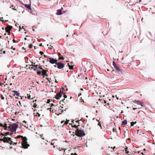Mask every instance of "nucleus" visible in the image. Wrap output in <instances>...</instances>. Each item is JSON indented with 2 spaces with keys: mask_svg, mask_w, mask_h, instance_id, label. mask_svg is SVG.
<instances>
[{
  "mask_svg": "<svg viewBox=\"0 0 155 155\" xmlns=\"http://www.w3.org/2000/svg\"><path fill=\"white\" fill-rule=\"evenodd\" d=\"M31 66H33V67L31 68H33L34 70H36V68H37V67L38 66V65H33L32 64H31Z\"/></svg>",
  "mask_w": 155,
  "mask_h": 155,
  "instance_id": "dca6fc26",
  "label": "nucleus"
},
{
  "mask_svg": "<svg viewBox=\"0 0 155 155\" xmlns=\"http://www.w3.org/2000/svg\"><path fill=\"white\" fill-rule=\"evenodd\" d=\"M12 9H13V10H16V11H17L16 9L15 8V7L14 8H12Z\"/></svg>",
  "mask_w": 155,
  "mask_h": 155,
  "instance_id": "09e8293b",
  "label": "nucleus"
},
{
  "mask_svg": "<svg viewBox=\"0 0 155 155\" xmlns=\"http://www.w3.org/2000/svg\"><path fill=\"white\" fill-rule=\"evenodd\" d=\"M127 124V121L126 120H124L122 122V125H126Z\"/></svg>",
  "mask_w": 155,
  "mask_h": 155,
  "instance_id": "f3484780",
  "label": "nucleus"
},
{
  "mask_svg": "<svg viewBox=\"0 0 155 155\" xmlns=\"http://www.w3.org/2000/svg\"><path fill=\"white\" fill-rule=\"evenodd\" d=\"M74 155H77V154L76 153H75L74 154Z\"/></svg>",
  "mask_w": 155,
  "mask_h": 155,
  "instance_id": "052dcab7",
  "label": "nucleus"
},
{
  "mask_svg": "<svg viewBox=\"0 0 155 155\" xmlns=\"http://www.w3.org/2000/svg\"><path fill=\"white\" fill-rule=\"evenodd\" d=\"M49 62L51 64H53L55 63L56 64V63H57V60H56V59H54L53 58H49Z\"/></svg>",
  "mask_w": 155,
  "mask_h": 155,
  "instance_id": "0eeeda50",
  "label": "nucleus"
},
{
  "mask_svg": "<svg viewBox=\"0 0 155 155\" xmlns=\"http://www.w3.org/2000/svg\"><path fill=\"white\" fill-rule=\"evenodd\" d=\"M18 103H19V105H20V106L21 107H23V103H22V101L21 102L20 101H19Z\"/></svg>",
  "mask_w": 155,
  "mask_h": 155,
  "instance_id": "bb28decb",
  "label": "nucleus"
},
{
  "mask_svg": "<svg viewBox=\"0 0 155 155\" xmlns=\"http://www.w3.org/2000/svg\"><path fill=\"white\" fill-rule=\"evenodd\" d=\"M106 101H105V100H104V103L105 104H106Z\"/></svg>",
  "mask_w": 155,
  "mask_h": 155,
  "instance_id": "774afa93",
  "label": "nucleus"
},
{
  "mask_svg": "<svg viewBox=\"0 0 155 155\" xmlns=\"http://www.w3.org/2000/svg\"><path fill=\"white\" fill-rule=\"evenodd\" d=\"M3 125L2 124L0 123V126L1 127H3Z\"/></svg>",
  "mask_w": 155,
  "mask_h": 155,
  "instance_id": "a19ab883",
  "label": "nucleus"
},
{
  "mask_svg": "<svg viewBox=\"0 0 155 155\" xmlns=\"http://www.w3.org/2000/svg\"><path fill=\"white\" fill-rule=\"evenodd\" d=\"M3 53L4 54H5V51H3Z\"/></svg>",
  "mask_w": 155,
  "mask_h": 155,
  "instance_id": "8fccbe9b",
  "label": "nucleus"
},
{
  "mask_svg": "<svg viewBox=\"0 0 155 155\" xmlns=\"http://www.w3.org/2000/svg\"><path fill=\"white\" fill-rule=\"evenodd\" d=\"M11 49H13V50H15V48H13V46H12L11 47Z\"/></svg>",
  "mask_w": 155,
  "mask_h": 155,
  "instance_id": "79ce46f5",
  "label": "nucleus"
},
{
  "mask_svg": "<svg viewBox=\"0 0 155 155\" xmlns=\"http://www.w3.org/2000/svg\"><path fill=\"white\" fill-rule=\"evenodd\" d=\"M68 65L69 68V69H73V66L72 65H70L69 64H68Z\"/></svg>",
  "mask_w": 155,
  "mask_h": 155,
  "instance_id": "5701e85b",
  "label": "nucleus"
},
{
  "mask_svg": "<svg viewBox=\"0 0 155 155\" xmlns=\"http://www.w3.org/2000/svg\"><path fill=\"white\" fill-rule=\"evenodd\" d=\"M33 47V45L31 44H30L29 46V48H31Z\"/></svg>",
  "mask_w": 155,
  "mask_h": 155,
  "instance_id": "7c9ffc66",
  "label": "nucleus"
},
{
  "mask_svg": "<svg viewBox=\"0 0 155 155\" xmlns=\"http://www.w3.org/2000/svg\"><path fill=\"white\" fill-rule=\"evenodd\" d=\"M1 134L2 136L1 137L2 138L3 137V136H4V137H5L6 136L9 135L10 134V133L8 132H7L5 134H3L2 133Z\"/></svg>",
  "mask_w": 155,
  "mask_h": 155,
  "instance_id": "2eb2a0df",
  "label": "nucleus"
},
{
  "mask_svg": "<svg viewBox=\"0 0 155 155\" xmlns=\"http://www.w3.org/2000/svg\"><path fill=\"white\" fill-rule=\"evenodd\" d=\"M137 132H138L139 131L138 130H137ZM137 134L138 135H141L142 134H144V133H142V131H141L140 132H139V133H138V132H137Z\"/></svg>",
  "mask_w": 155,
  "mask_h": 155,
  "instance_id": "b1692460",
  "label": "nucleus"
},
{
  "mask_svg": "<svg viewBox=\"0 0 155 155\" xmlns=\"http://www.w3.org/2000/svg\"><path fill=\"white\" fill-rule=\"evenodd\" d=\"M113 65L118 72H121L122 70L121 67L117 64L114 61L113 62Z\"/></svg>",
  "mask_w": 155,
  "mask_h": 155,
  "instance_id": "20e7f679",
  "label": "nucleus"
},
{
  "mask_svg": "<svg viewBox=\"0 0 155 155\" xmlns=\"http://www.w3.org/2000/svg\"><path fill=\"white\" fill-rule=\"evenodd\" d=\"M47 71H46L45 70L43 69V71H41L42 75H43L44 76H45L47 77L48 74H47Z\"/></svg>",
  "mask_w": 155,
  "mask_h": 155,
  "instance_id": "9b49d317",
  "label": "nucleus"
},
{
  "mask_svg": "<svg viewBox=\"0 0 155 155\" xmlns=\"http://www.w3.org/2000/svg\"><path fill=\"white\" fill-rule=\"evenodd\" d=\"M37 105L36 104V103H34V105L33 107H37Z\"/></svg>",
  "mask_w": 155,
  "mask_h": 155,
  "instance_id": "2f4dec72",
  "label": "nucleus"
},
{
  "mask_svg": "<svg viewBox=\"0 0 155 155\" xmlns=\"http://www.w3.org/2000/svg\"><path fill=\"white\" fill-rule=\"evenodd\" d=\"M134 103H135L138 105H140L142 107H144V106L142 104V102L141 101H138L135 100L134 101L132 102Z\"/></svg>",
  "mask_w": 155,
  "mask_h": 155,
  "instance_id": "6e6552de",
  "label": "nucleus"
},
{
  "mask_svg": "<svg viewBox=\"0 0 155 155\" xmlns=\"http://www.w3.org/2000/svg\"><path fill=\"white\" fill-rule=\"evenodd\" d=\"M80 125H78V126H77L76 125H72V127H74V128H76V129L77 128H78L77 127H78V126H79Z\"/></svg>",
  "mask_w": 155,
  "mask_h": 155,
  "instance_id": "a878e982",
  "label": "nucleus"
},
{
  "mask_svg": "<svg viewBox=\"0 0 155 155\" xmlns=\"http://www.w3.org/2000/svg\"><path fill=\"white\" fill-rule=\"evenodd\" d=\"M56 64L57 65V68L59 69H61L64 67V64L61 62L57 63Z\"/></svg>",
  "mask_w": 155,
  "mask_h": 155,
  "instance_id": "423d86ee",
  "label": "nucleus"
},
{
  "mask_svg": "<svg viewBox=\"0 0 155 155\" xmlns=\"http://www.w3.org/2000/svg\"><path fill=\"white\" fill-rule=\"evenodd\" d=\"M59 60L62 59V60H64V58L63 57H59L58 58Z\"/></svg>",
  "mask_w": 155,
  "mask_h": 155,
  "instance_id": "c85d7f7f",
  "label": "nucleus"
},
{
  "mask_svg": "<svg viewBox=\"0 0 155 155\" xmlns=\"http://www.w3.org/2000/svg\"><path fill=\"white\" fill-rule=\"evenodd\" d=\"M2 49L0 51V53L2 54Z\"/></svg>",
  "mask_w": 155,
  "mask_h": 155,
  "instance_id": "603ef678",
  "label": "nucleus"
},
{
  "mask_svg": "<svg viewBox=\"0 0 155 155\" xmlns=\"http://www.w3.org/2000/svg\"><path fill=\"white\" fill-rule=\"evenodd\" d=\"M35 81H31L30 82V84L31 86L35 87V84H34Z\"/></svg>",
  "mask_w": 155,
  "mask_h": 155,
  "instance_id": "f8f14e48",
  "label": "nucleus"
},
{
  "mask_svg": "<svg viewBox=\"0 0 155 155\" xmlns=\"http://www.w3.org/2000/svg\"><path fill=\"white\" fill-rule=\"evenodd\" d=\"M44 57H45V58H47V55H45V54H44Z\"/></svg>",
  "mask_w": 155,
  "mask_h": 155,
  "instance_id": "3c124183",
  "label": "nucleus"
},
{
  "mask_svg": "<svg viewBox=\"0 0 155 155\" xmlns=\"http://www.w3.org/2000/svg\"><path fill=\"white\" fill-rule=\"evenodd\" d=\"M18 112H15V114H17L18 113Z\"/></svg>",
  "mask_w": 155,
  "mask_h": 155,
  "instance_id": "6e6d98bb",
  "label": "nucleus"
},
{
  "mask_svg": "<svg viewBox=\"0 0 155 155\" xmlns=\"http://www.w3.org/2000/svg\"><path fill=\"white\" fill-rule=\"evenodd\" d=\"M68 121H66L64 122V124H68Z\"/></svg>",
  "mask_w": 155,
  "mask_h": 155,
  "instance_id": "37998d69",
  "label": "nucleus"
},
{
  "mask_svg": "<svg viewBox=\"0 0 155 155\" xmlns=\"http://www.w3.org/2000/svg\"><path fill=\"white\" fill-rule=\"evenodd\" d=\"M25 7L29 9H31V7L30 6V5H27L25 4Z\"/></svg>",
  "mask_w": 155,
  "mask_h": 155,
  "instance_id": "6ab92c4d",
  "label": "nucleus"
},
{
  "mask_svg": "<svg viewBox=\"0 0 155 155\" xmlns=\"http://www.w3.org/2000/svg\"><path fill=\"white\" fill-rule=\"evenodd\" d=\"M3 84H2L1 82H0V86H2Z\"/></svg>",
  "mask_w": 155,
  "mask_h": 155,
  "instance_id": "c03bdc74",
  "label": "nucleus"
},
{
  "mask_svg": "<svg viewBox=\"0 0 155 155\" xmlns=\"http://www.w3.org/2000/svg\"><path fill=\"white\" fill-rule=\"evenodd\" d=\"M1 99L2 100L4 99V97L2 95V96H1Z\"/></svg>",
  "mask_w": 155,
  "mask_h": 155,
  "instance_id": "ea45409f",
  "label": "nucleus"
},
{
  "mask_svg": "<svg viewBox=\"0 0 155 155\" xmlns=\"http://www.w3.org/2000/svg\"><path fill=\"white\" fill-rule=\"evenodd\" d=\"M64 98H66L67 97V96L65 94H64Z\"/></svg>",
  "mask_w": 155,
  "mask_h": 155,
  "instance_id": "58836bf2",
  "label": "nucleus"
},
{
  "mask_svg": "<svg viewBox=\"0 0 155 155\" xmlns=\"http://www.w3.org/2000/svg\"><path fill=\"white\" fill-rule=\"evenodd\" d=\"M98 125H99V126H100V127H101V124H100V122H99V123H98Z\"/></svg>",
  "mask_w": 155,
  "mask_h": 155,
  "instance_id": "864d4df0",
  "label": "nucleus"
},
{
  "mask_svg": "<svg viewBox=\"0 0 155 155\" xmlns=\"http://www.w3.org/2000/svg\"><path fill=\"white\" fill-rule=\"evenodd\" d=\"M12 92L14 93V95H16L17 96H19V93L17 91H13Z\"/></svg>",
  "mask_w": 155,
  "mask_h": 155,
  "instance_id": "4468645a",
  "label": "nucleus"
},
{
  "mask_svg": "<svg viewBox=\"0 0 155 155\" xmlns=\"http://www.w3.org/2000/svg\"><path fill=\"white\" fill-rule=\"evenodd\" d=\"M34 115L35 116H38V117H40V114H39L38 112H37L36 114Z\"/></svg>",
  "mask_w": 155,
  "mask_h": 155,
  "instance_id": "cd10ccee",
  "label": "nucleus"
},
{
  "mask_svg": "<svg viewBox=\"0 0 155 155\" xmlns=\"http://www.w3.org/2000/svg\"><path fill=\"white\" fill-rule=\"evenodd\" d=\"M58 55L59 56H60L61 55V53H58Z\"/></svg>",
  "mask_w": 155,
  "mask_h": 155,
  "instance_id": "4d7b16f0",
  "label": "nucleus"
},
{
  "mask_svg": "<svg viewBox=\"0 0 155 155\" xmlns=\"http://www.w3.org/2000/svg\"><path fill=\"white\" fill-rule=\"evenodd\" d=\"M24 39H25V40H27V38H24Z\"/></svg>",
  "mask_w": 155,
  "mask_h": 155,
  "instance_id": "338daca9",
  "label": "nucleus"
},
{
  "mask_svg": "<svg viewBox=\"0 0 155 155\" xmlns=\"http://www.w3.org/2000/svg\"><path fill=\"white\" fill-rule=\"evenodd\" d=\"M136 109H137V108H133V109L134 110H135Z\"/></svg>",
  "mask_w": 155,
  "mask_h": 155,
  "instance_id": "bf43d9fd",
  "label": "nucleus"
},
{
  "mask_svg": "<svg viewBox=\"0 0 155 155\" xmlns=\"http://www.w3.org/2000/svg\"><path fill=\"white\" fill-rule=\"evenodd\" d=\"M18 143V142H14L13 143V144L14 145V144H15V145H16V144H17ZM12 144V143L11 144Z\"/></svg>",
  "mask_w": 155,
  "mask_h": 155,
  "instance_id": "4c0bfd02",
  "label": "nucleus"
},
{
  "mask_svg": "<svg viewBox=\"0 0 155 155\" xmlns=\"http://www.w3.org/2000/svg\"><path fill=\"white\" fill-rule=\"evenodd\" d=\"M128 148L127 147H126L125 149V152H126V153H127V154H128V155H130V154H129V151H128Z\"/></svg>",
  "mask_w": 155,
  "mask_h": 155,
  "instance_id": "412c9836",
  "label": "nucleus"
},
{
  "mask_svg": "<svg viewBox=\"0 0 155 155\" xmlns=\"http://www.w3.org/2000/svg\"><path fill=\"white\" fill-rule=\"evenodd\" d=\"M37 73L38 74H41V71H38L37 72Z\"/></svg>",
  "mask_w": 155,
  "mask_h": 155,
  "instance_id": "72a5a7b5",
  "label": "nucleus"
},
{
  "mask_svg": "<svg viewBox=\"0 0 155 155\" xmlns=\"http://www.w3.org/2000/svg\"><path fill=\"white\" fill-rule=\"evenodd\" d=\"M39 53L41 55H42L43 54H44V53L43 52L41 51H40L39 52Z\"/></svg>",
  "mask_w": 155,
  "mask_h": 155,
  "instance_id": "e433bc0d",
  "label": "nucleus"
},
{
  "mask_svg": "<svg viewBox=\"0 0 155 155\" xmlns=\"http://www.w3.org/2000/svg\"><path fill=\"white\" fill-rule=\"evenodd\" d=\"M13 132H12V133L10 134V135L11 136L13 134Z\"/></svg>",
  "mask_w": 155,
  "mask_h": 155,
  "instance_id": "13d9d810",
  "label": "nucleus"
},
{
  "mask_svg": "<svg viewBox=\"0 0 155 155\" xmlns=\"http://www.w3.org/2000/svg\"><path fill=\"white\" fill-rule=\"evenodd\" d=\"M115 148V147H113V150H114V149Z\"/></svg>",
  "mask_w": 155,
  "mask_h": 155,
  "instance_id": "0e129e2a",
  "label": "nucleus"
},
{
  "mask_svg": "<svg viewBox=\"0 0 155 155\" xmlns=\"http://www.w3.org/2000/svg\"><path fill=\"white\" fill-rule=\"evenodd\" d=\"M7 124H5V123L3 125V127H4L5 130H8V129L7 128L8 127L7 126Z\"/></svg>",
  "mask_w": 155,
  "mask_h": 155,
  "instance_id": "a211bd4d",
  "label": "nucleus"
},
{
  "mask_svg": "<svg viewBox=\"0 0 155 155\" xmlns=\"http://www.w3.org/2000/svg\"><path fill=\"white\" fill-rule=\"evenodd\" d=\"M18 124L14 123L12 124H11L10 126L8 127V130L9 129L12 132L14 131L16 132V129L18 127Z\"/></svg>",
  "mask_w": 155,
  "mask_h": 155,
  "instance_id": "7ed1b4c3",
  "label": "nucleus"
},
{
  "mask_svg": "<svg viewBox=\"0 0 155 155\" xmlns=\"http://www.w3.org/2000/svg\"><path fill=\"white\" fill-rule=\"evenodd\" d=\"M37 101L36 100H35L34 101H33V102L34 103L35 102H36Z\"/></svg>",
  "mask_w": 155,
  "mask_h": 155,
  "instance_id": "69168bd1",
  "label": "nucleus"
},
{
  "mask_svg": "<svg viewBox=\"0 0 155 155\" xmlns=\"http://www.w3.org/2000/svg\"><path fill=\"white\" fill-rule=\"evenodd\" d=\"M13 41L14 43H15L16 42V41L14 39L13 40Z\"/></svg>",
  "mask_w": 155,
  "mask_h": 155,
  "instance_id": "a18cd8bd",
  "label": "nucleus"
},
{
  "mask_svg": "<svg viewBox=\"0 0 155 155\" xmlns=\"http://www.w3.org/2000/svg\"><path fill=\"white\" fill-rule=\"evenodd\" d=\"M81 102H83V101H84V100H83V99H82L81 97Z\"/></svg>",
  "mask_w": 155,
  "mask_h": 155,
  "instance_id": "49530a36",
  "label": "nucleus"
},
{
  "mask_svg": "<svg viewBox=\"0 0 155 155\" xmlns=\"http://www.w3.org/2000/svg\"><path fill=\"white\" fill-rule=\"evenodd\" d=\"M56 14L58 15H60L62 14L61 11L60 9H58L57 10V12Z\"/></svg>",
  "mask_w": 155,
  "mask_h": 155,
  "instance_id": "ddd939ff",
  "label": "nucleus"
},
{
  "mask_svg": "<svg viewBox=\"0 0 155 155\" xmlns=\"http://www.w3.org/2000/svg\"><path fill=\"white\" fill-rule=\"evenodd\" d=\"M137 122L136 121H135V122H132L130 123V126H133Z\"/></svg>",
  "mask_w": 155,
  "mask_h": 155,
  "instance_id": "4be33fe9",
  "label": "nucleus"
},
{
  "mask_svg": "<svg viewBox=\"0 0 155 155\" xmlns=\"http://www.w3.org/2000/svg\"><path fill=\"white\" fill-rule=\"evenodd\" d=\"M75 135L78 137H82L85 135V134L84 130L77 128L75 131Z\"/></svg>",
  "mask_w": 155,
  "mask_h": 155,
  "instance_id": "f257e3e1",
  "label": "nucleus"
},
{
  "mask_svg": "<svg viewBox=\"0 0 155 155\" xmlns=\"http://www.w3.org/2000/svg\"><path fill=\"white\" fill-rule=\"evenodd\" d=\"M54 143H51V145H53V147L54 148L55 146V145H54Z\"/></svg>",
  "mask_w": 155,
  "mask_h": 155,
  "instance_id": "c9c22d12",
  "label": "nucleus"
},
{
  "mask_svg": "<svg viewBox=\"0 0 155 155\" xmlns=\"http://www.w3.org/2000/svg\"><path fill=\"white\" fill-rule=\"evenodd\" d=\"M12 27L11 26H8L6 27L5 28V30L6 32L8 33V35H9L10 34V31L11 30Z\"/></svg>",
  "mask_w": 155,
  "mask_h": 155,
  "instance_id": "39448f33",
  "label": "nucleus"
},
{
  "mask_svg": "<svg viewBox=\"0 0 155 155\" xmlns=\"http://www.w3.org/2000/svg\"><path fill=\"white\" fill-rule=\"evenodd\" d=\"M27 97L29 99H31V96L29 94H27V96H25L26 98Z\"/></svg>",
  "mask_w": 155,
  "mask_h": 155,
  "instance_id": "393cba45",
  "label": "nucleus"
},
{
  "mask_svg": "<svg viewBox=\"0 0 155 155\" xmlns=\"http://www.w3.org/2000/svg\"><path fill=\"white\" fill-rule=\"evenodd\" d=\"M22 102L23 103V107H27L29 104L28 101H26L23 100L22 101Z\"/></svg>",
  "mask_w": 155,
  "mask_h": 155,
  "instance_id": "9d476101",
  "label": "nucleus"
},
{
  "mask_svg": "<svg viewBox=\"0 0 155 155\" xmlns=\"http://www.w3.org/2000/svg\"><path fill=\"white\" fill-rule=\"evenodd\" d=\"M81 95V93H80L79 94H78V97H79Z\"/></svg>",
  "mask_w": 155,
  "mask_h": 155,
  "instance_id": "680f3d73",
  "label": "nucleus"
},
{
  "mask_svg": "<svg viewBox=\"0 0 155 155\" xmlns=\"http://www.w3.org/2000/svg\"><path fill=\"white\" fill-rule=\"evenodd\" d=\"M21 138L23 140V139H24V138H25V137H23V136H22L18 135L17 137H15V138L16 139V138Z\"/></svg>",
  "mask_w": 155,
  "mask_h": 155,
  "instance_id": "aec40b11",
  "label": "nucleus"
},
{
  "mask_svg": "<svg viewBox=\"0 0 155 155\" xmlns=\"http://www.w3.org/2000/svg\"><path fill=\"white\" fill-rule=\"evenodd\" d=\"M32 64H33V65H35V63H33V62H32Z\"/></svg>",
  "mask_w": 155,
  "mask_h": 155,
  "instance_id": "e2e57ef3",
  "label": "nucleus"
},
{
  "mask_svg": "<svg viewBox=\"0 0 155 155\" xmlns=\"http://www.w3.org/2000/svg\"><path fill=\"white\" fill-rule=\"evenodd\" d=\"M51 107H52L53 106H54V105L53 104L51 103Z\"/></svg>",
  "mask_w": 155,
  "mask_h": 155,
  "instance_id": "de8ad7c7",
  "label": "nucleus"
},
{
  "mask_svg": "<svg viewBox=\"0 0 155 155\" xmlns=\"http://www.w3.org/2000/svg\"><path fill=\"white\" fill-rule=\"evenodd\" d=\"M38 68L40 69V70H41L42 71H43V69L41 66L38 67Z\"/></svg>",
  "mask_w": 155,
  "mask_h": 155,
  "instance_id": "f704fd0d",
  "label": "nucleus"
},
{
  "mask_svg": "<svg viewBox=\"0 0 155 155\" xmlns=\"http://www.w3.org/2000/svg\"><path fill=\"white\" fill-rule=\"evenodd\" d=\"M50 102H51V101L49 99L47 101V103L49 104Z\"/></svg>",
  "mask_w": 155,
  "mask_h": 155,
  "instance_id": "473e14b6",
  "label": "nucleus"
},
{
  "mask_svg": "<svg viewBox=\"0 0 155 155\" xmlns=\"http://www.w3.org/2000/svg\"><path fill=\"white\" fill-rule=\"evenodd\" d=\"M51 108H48V110H49L50 111H51Z\"/></svg>",
  "mask_w": 155,
  "mask_h": 155,
  "instance_id": "5fc2aeb1",
  "label": "nucleus"
},
{
  "mask_svg": "<svg viewBox=\"0 0 155 155\" xmlns=\"http://www.w3.org/2000/svg\"><path fill=\"white\" fill-rule=\"evenodd\" d=\"M48 48L50 49H52L53 46L51 45H49V46L48 47Z\"/></svg>",
  "mask_w": 155,
  "mask_h": 155,
  "instance_id": "c756f323",
  "label": "nucleus"
},
{
  "mask_svg": "<svg viewBox=\"0 0 155 155\" xmlns=\"http://www.w3.org/2000/svg\"><path fill=\"white\" fill-rule=\"evenodd\" d=\"M27 139L26 137H25V138H24V139L22 140L21 145L23 148L24 149L27 148L29 146V145L28 144V143L27 141Z\"/></svg>",
  "mask_w": 155,
  "mask_h": 155,
  "instance_id": "f03ea898",
  "label": "nucleus"
},
{
  "mask_svg": "<svg viewBox=\"0 0 155 155\" xmlns=\"http://www.w3.org/2000/svg\"><path fill=\"white\" fill-rule=\"evenodd\" d=\"M62 94H64V93L63 92H59L57 93L55 97V98L57 100L59 99L62 96Z\"/></svg>",
  "mask_w": 155,
  "mask_h": 155,
  "instance_id": "1a4fd4ad",
  "label": "nucleus"
}]
</instances>
